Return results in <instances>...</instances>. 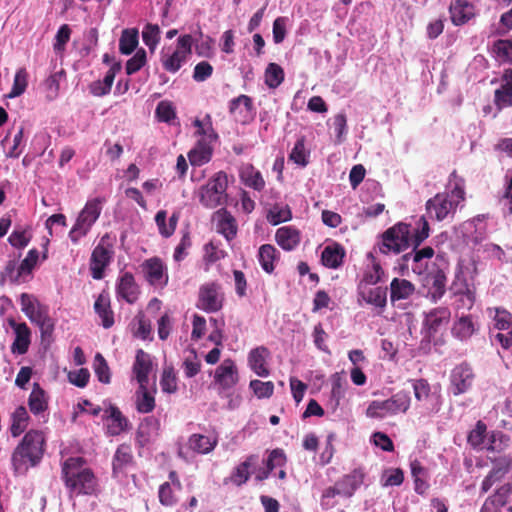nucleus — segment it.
Masks as SVG:
<instances>
[{
	"mask_svg": "<svg viewBox=\"0 0 512 512\" xmlns=\"http://www.w3.org/2000/svg\"><path fill=\"white\" fill-rule=\"evenodd\" d=\"M414 396L417 401H426L431 395V387L426 379H416L412 381Z\"/></svg>",
	"mask_w": 512,
	"mask_h": 512,
	"instance_id": "obj_63",
	"label": "nucleus"
},
{
	"mask_svg": "<svg viewBox=\"0 0 512 512\" xmlns=\"http://www.w3.org/2000/svg\"><path fill=\"white\" fill-rule=\"evenodd\" d=\"M46 450V436L43 431L31 429L25 433L11 455V466L15 476L26 475L43 459Z\"/></svg>",
	"mask_w": 512,
	"mask_h": 512,
	"instance_id": "obj_1",
	"label": "nucleus"
},
{
	"mask_svg": "<svg viewBox=\"0 0 512 512\" xmlns=\"http://www.w3.org/2000/svg\"><path fill=\"white\" fill-rule=\"evenodd\" d=\"M494 103L496 107L501 110L506 107L512 106V89L501 85V87L495 90Z\"/></svg>",
	"mask_w": 512,
	"mask_h": 512,
	"instance_id": "obj_58",
	"label": "nucleus"
},
{
	"mask_svg": "<svg viewBox=\"0 0 512 512\" xmlns=\"http://www.w3.org/2000/svg\"><path fill=\"white\" fill-rule=\"evenodd\" d=\"M269 355V350L264 346L256 347L249 352V367L260 377H267L270 374V371L266 366V359Z\"/></svg>",
	"mask_w": 512,
	"mask_h": 512,
	"instance_id": "obj_29",
	"label": "nucleus"
},
{
	"mask_svg": "<svg viewBox=\"0 0 512 512\" xmlns=\"http://www.w3.org/2000/svg\"><path fill=\"white\" fill-rule=\"evenodd\" d=\"M140 294V288L131 272L121 273L116 284V295L129 304H134Z\"/></svg>",
	"mask_w": 512,
	"mask_h": 512,
	"instance_id": "obj_12",
	"label": "nucleus"
},
{
	"mask_svg": "<svg viewBox=\"0 0 512 512\" xmlns=\"http://www.w3.org/2000/svg\"><path fill=\"white\" fill-rule=\"evenodd\" d=\"M160 386L162 388V391L165 393L172 394L177 391V377L173 367L164 368L160 380Z\"/></svg>",
	"mask_w": 512,
	"mask_h": 512,
	"instance_id": "obj_51",
	"label": "nucleus"
},
{
	"mask_svg": "<svg viewBox=\"0 0 512 512\" xmlns=\"http://www.w3.org/2000/svg\"><path fill=\"white\" fill-rule=\"evenodd\" d=\"M345 251L340 244L334 243L324 248L321 254L322 264L328 268L336 269L343 263Z\"/></svg>",
	"mask_w": 512,
	"mask_h": 512,
	"instance_id": "obj_35",
	"label": "nucleus"
},
{
	"mask_svg": "<svg viewBox=\"0 0 512 512\" xmlns=\"http://www.w3.org/2000/svg\"><path fill=\"white\" fill-rule=\"evenodd\" d=\"M451 318V312L447 307H437L430 310L424 319V326L428 336L435 335L442 327H445Z\"/></svg>",
	"mask_w": 512,
	"mask_h": 512,
	"instance_id": "obj_19",
	"label": "nucleus"
},
{
	"mask_svg": "<svg viewBox=\"0 0 512 512\" xmlns=\"http://www.w3.org/2000/svg\"><path fill=\"white\" fill-rule=\"evenodd\" d=\"M71 37V28L68 24H63L58 29L53 48L55 52L61 53L65 50L66 44L69 42Z\"/></svg>",
	"mask_w": 512,
	"mask_h": 512,
	"instance_id": "obj_56",
	"label": "nucleus"
},
{
	"mask_svg": "<svg viewBox=\"0 0 512 512\" xmlns=\"http://www.w3.org/2000/svg\"><path fill=\"white\" fill-rule=\"evenodd\" d=\"M289 159L301 166L308 164L304 138H300L296 141L289 154Z\"/></svg>",
	"mask_w": 512,
	"mask_h": 512,
	"instance_id": "obj_57",
	"label": "nucleus"
},
{
	"mask_svg": "<svg viewBox=\"0 0 512 512\" xmlns=\"http://www.w3.org/2000/svg\"><path fill=\"white\" fill-rule=\"evenodd\" d=\"M20 304L22 312L28 317L32 323L39 322L49 314L47 306L41 304L36 298L28 293L20 295Z\"/></svg>",
	"mask_w": 512,
	"mask_h": 512,
	"instance_id": "obj_18",
	"label": "nucleus"
},
{
	"mask_svg": "<svg viewBox=\"0 0 512 512\" xmlns=\"http://www.w3.org/2000/svg\"><path fill=\"white\" fill-rule=\"evenodd\" d=\"M179 491L170 482H164L158 490L159 502L165 507L175 506L178 502L177 492Z\"/></svg>",
	"mask_w": 512,
	"mask_h": 512,
	"instance_id": "obj_43",
	"label": "nucleus"
},
{
	"mask_svg": "<svg viewBox=\"0 0 512 512\" xmlns=\"http://www.w3.org/2000/svg\"><path fill=\"white\" fill-rule=\"evenodd\" d=\"M94 311L101 319V325L103 328L109 329L114 325V311L111 307L110 295L106 290H103L96 298Z\"/></svg>",
	"mask_w": 512,
	"mask_h": 512,
	"instance_id": "obj_22",
	"label": "nucleus"
},
{
	"mask_svg": "<svg viewBox=\"0 0 512 512\" xmlns=\"http://www.w3.org/2000/svg\"><path fill=\"white\" fill-rule=\"evenodd\" d=\"M239 381L238 369L235 362L225 359L215 370L214 384L219 392L232 389Z\"/></svg>",
	"mask_w": 512,
	"mask_h": 512,
	"instance_id": "obj_11",
	"label": "nucleus"
},
{
	"mask_svg": "<svg viewBox=\"0 0 512 512\" xmlns=\"http://www.w3.org/2000/svg\"><path fill=\"white\" fill-rule=\"evenodd\" d=\"M457 206L458 202L450 199L448 193H437L426 202V212L430 219L443 221L449 216L453 217Z\"/></svg>",
	"mask_w": 512,
	"mask_h": 512,
	"instance_id": "obj_10",
	"label": "nucleus"
},
{
	"mask_svg": "<svg viewBox=\"0 0 512 512\" xmlns=\"http://www.w3.org/2000/svg\"><path fill=\"white\" fill-rule=\"evenodd\" d=\"M279 252L277 249L271 244L261 245L258 251V261L262 267V269L271 274L275 267L274 262L279 259Z\"/></svg>",
	"mask_w": 512,
	"mask_h": 512,
	"instance_id": "obj_38",
	"label": "nucleus"
},
{
	"mask_svg": "<svg viewBox=\"0 0 512 512\" xmlns=\"http://www.w3.org/2000/svg\"><path fill=\"white\" fill-rule=\"evenodd\" d=\"M167 212L165 210H159L155 215V222L158 227L159 233L164 238L171 237L177 227L179 220V214L174 212L169 218L168 224L166 223Z\"/></svg>",
	"mask_w": 512,
	"mask_h": 512,
	"instance_id": "obj_37",
	"label": "nucleus"
},
{
	"mask_svg": "<svg viewBox=\"0 0 512 512\" xmlns=\"http://www.w3.org/2000/svg\"><path fill=\"white\" fill-rule=\"evenodd\" d=\"M212 154V145L207 142L206 138H200L195 148L188 153V158L191 165L202 166L211 160Z\"/></svg>",
	"mask_w": 512,
	"mask_h": 512,
	"instance_id": "obj_33",
	"label": "nucleus"
},
{
	"mask_svg": "<svg viewBox=\"0 0 512 512\" xmlns=\"http://www.w3.org/2000/svg\"><path fill=\"white\" fill-rule=\"evenodd\" d=\"M9 326L14 330L15 339L11 345L13 354L23 355L27 353L31 343V330L25 322L17 323L14 319H8Z\"/></svg>",
	"mask_w": 512,
	"mask_h": 512,
	"instance_id": "obj_15",
	"label": "nucleus"
},
{
	"mask_svg": "<svg viewBox=\"0 0 512 512\" xmlns=\"http://www.w3.org/2000/svg\"><path fill=\"white\" fill-rule=\"evenodd\" d=\"M139 32L136 28H127L121 32L119 51L123 55H130L138 46Z\"/></svg>",
	"mask_w": 512,
	"mask_h": 512,
	"instance_id": "obj_40",
	"label": "nucleus"
},
{
	"mask_svg": "<svg viewBox=\"0 0 512 512\" xmlns=\"http://www.w3.org/2000/svg\"><path fill=\"white\" fill-rule=\"evenodd\" d=\"M147 62L146 51L140 48L136 51L133 57H131L125 66L126 73L132 75L138 72Z\"/></svg>",
	"mask_w": 512,
	"mask_h": 512,
	"instance_id": "obj_54",
	"label": "nucleus"
},
{
	"mask_svg": "<svg viewBox=\"0 0 512 512\" xmlns=\"http://www.w3.org/2000/svg\"><path fill=\"white\" fill-rule=\"evenodd\" d=\"M217 232L222 234L226 240H233L238 231L237 222L234 216L225 208H221L214 213Z\"/></svg>",
	"mask_w": 512,
	"mask_h": 512,
	"instance_id": "obj_21",
	"label": "nucleus"
},
{
	"mask_svg": "<svg viewBox=\"0 0 512 512\" xmlns=\"http://www.w3.org/2000/svg\"><path fill=\"white\" fill-rule=\"evenodd\" d=\"M492 53L502 63H512V39H499L492 45Z\"/></svg>",
	"mask_w": 512,
	"mask_h": 512,
	"instance_id": "obj_42",
	"label": "nucleus"
},
{
	"mask_svg": "<svg viewBox=\"0 0 512 512\" xmlns=\"http://www.w3.org/2000/svg\"><path fill=\"white\" fill-rule=\"evenodd\" d=\"M192 36L189 34L182 35L177 40L176 49L172 54L161 55V63L167 72L176 73L180 70L183 64L188 60L192 53Z\"/></svg>",
	"mask_w": 512,
	"mask_h": 512,
	"instance_id": "obj_7",
	"label": "nucleus"
},
{
	"mask_svg": "<svg viewBox=\"0 0 512 512\" xmlns=\"http://www.w3.org/2000/svg\"><path fill=\"white\" fill-rule=\"evenodd\" d=\"M425 279L429 287V294L433 301L440 299L446 291V275L443 270L436 268L425 275Z\"/></svg>",
	"mask_w": 512,
	"mask_h": 512,
	"instance_id": "obj_31",
	"label": "nucleus"
},
{
	"mask_svg": "<svg viewBox=\"0 0 512 512\" xmlns=\"http://www.w3.org/2000/svg\"><path fill=\"white\" fill-rule=\"evenodd\" d=\"M434 249L431 246H425L423 248H413L411 252H408L401 256L398 260V268L402 275L407 274L409 271L410 260H413V273L424 276L430 270L428 264L434 256Z\"/></svg>",
	"mask_w": 512,
	"mask_h": 512,
	"instance_id": "obj_6",
	"label": "nucleus"
},
{
	"mask_svg": "<svg viewBox=\"0 0 512 512\" xmlns=\"http://www.w3.org/2000/svg\"><path fill=\"white\" fill-rule=\"evenodd\" d=\"M275 240L283 250L292 251L299 245L301 234L295 227L283 226L277 229Z\"/></svg>",
	"mask_w": 512,
	"mask_h": 512,
	"instance_id": "obj_30",
	"label": "nucleus"
},
{
	"mask_svg": "<svg viewBox=\"0 0 512 512\" xmlns=\"http://www.w3.org/2000/svg\"><path fill=\"white\" fill-rule=\"evenodd\" d=\"M218 443L217 436H206L203 434H192L188 439V447L198 454H208L212 452Z\"/></svg>",
	"mask_w": 512,
	"mask_h": 512,
	"instance_id": "obj_34",
	"label": "nucleus"
},
{
	"mask_svg": "<svg viewBox=\"0 0 512 512\" xmlns=\"http://www.w3.org/2000/svg\"><path fill=\"white\" fill-rule=\"evenodd\" d=\"M132 369L140 388H145L148 385L149 374L152 370L150 355L142 349L137 350Z\"/></svg>",
	"mask_w": 512,
	"mask_h": 512,
	"instance_id": "obj_23",
	"label": "nucleus"
},
{
	"mask_svg": "<svg viewBox=\"0 0 512 512\" xmlns=\"http://www.w3.org/2000/svg\"><path fill=\"white\" fill-rule=\"evenodd\" d=\"M155 114L159 121L165 123H169L176 118L175 109L168 101L159 102L156 107Z\"/></svg>",
	"mask_w": 512,
	"mask_h": 512,
	"instance_id": "obj_60",
	"label": "nucleus"
},
{
	"mask_svg": "<svg viewBox=\"0 0 512 512\" xmlns=\"http://www.w3.org/2000/svg\"><path fill=\"white\" fill-rule=\"evenodd\" d=\"M30 416L24 406H18L11 415L10 433L13 437L20 436L28 427Z\"/></svg>",
	"mask_w": 512,
	"mask_h": 512,
	"instance_id": "obj_39",
	"label": "nucleus"
},
{
	"mask_svg": "<svg viewBox=\"0 0 512 512\" xmlns=\"http://www.w3.org/2000/svg\"><path fill=\"white\" fill-rule=\"evenodd\" d=\"M28 407L30 412L37 417H44L49 408V397L39 383L33 384L32 391L28 397Z\"/></svg>",
	"mask_w": 512,
	"mask_h": 512,
	"instance_id": "obj_25",
	"label": "nucleus"
},
{
	"mask_svg": "<svg viewBox=\"0 0 512 512\" xmlns=\"http://www.w3.org/2000/svg\"><path fill=\"white\" fill-rule=\"evenodd\" d=\"M94 371L98 380L104 384L110 383L111 375L107 361L101 353H97L94 358Z\"/></svg>",
	"mask_w": 512,
	"mask_h": 512,
	"instance_id": "obj_50",
	"label": "nucleus"
},
{
	"mask_svg": "<svg viewBox=\"0 0 512 512\" xmlns=\"http://www.w3.org/2000/svg\"><path fill=\"white\" fill-rule=\"evenodd\" d=\"M387 401L390 408V415H395L405 413L409 409L411 398L409 392L399 391L387 399Z\"/></svg>",
	"mask_w": 512,
	"mask_h": 512,
	"instance_id": "obj_41",
	"label": "nucleus"
},
{
	"mask_svg": "<svg viewBox=\"0 0 512 512\" xmlns=\"http://www.w3.org/2000/svg\"><path fill=\"white\" fill-rule=\"evenodd\" d=\"M101 211V199L94 198L86 202L69 232V238L73 244H77L81 238L89 233L92 226L100 217Z\"/></svg>",
	"mask_w": 512,
	"mask_h": 512,
	"instance_id": "obj_3",
	"label": "nucleus"
},
{
	"mask_svg": "<svg viewBox=\"0 0 512 512\" xmlns=\"http://www.w3.org/2000/svg\"><path fill=\"white\" fill-rule=\"evenodd\" d=\"M284 81V70L276 63H269L265 70V84L277 88Z\"/></svg>",
	"mask_w": 512,
	"mask_h": 512,
	"instance_id": "obj_45",
	"label": "nucleus"
},
{
	"mask_svg": "<svg viewBox=\"0 0 512 512\" xmlns=\"http://www.w3.org/2000/svg\"><path fill=\"white\" fill-rule=\"evenodd\" d=\"M253 100L248 95H240L229 102V112L234 118L245 124L253 119Z\"/></svg>",
	"mask_w": 512,
	"mask_h": 512,
	"instance_id": "obj_16",
	"label": "nucleus"
},
{
	"mask_svg": "<svg viewBox=\"0 0 512 512\" xmlns=\"http://www.w3.org/2000/svg\"><path fill=\"white\" fill-rule=\"evenodd\" d=\"M184 374L187 378L196 376L201 369V362L195 350L191 351L190 356L186 357L183 361Z\"/></svg>",
	"mask_w": 512,
	"mask_h": 512,
	"instance_id": "obj_59",
	"label": "nucleus"
},
{
	"mask_svg": "<svg viewBox=\"0 0 512 512\" xmlns=\"http://www.w3.org/2000/svg\"><path fill=\"white\" fill-rule=\"evenodd\" d=\"M224 303L222 287L217 282H208L200 286L197 307L207 313L218 312Z\"/></svg>",
	"mask_w": 512,
	"mask_h": 512,
	"instance_id": "obj_9",
	"label": "nucleus"
},
{
	"mask_svg": "<svg viewBox=\"0 0 512 512\" xmlns=\"http://www.w3.org/2000/svg\"><path fill=\"white\" fill-rule=\"evenodd\" d=\"M473 380L474 373L469 364L462 363L456 366L451 374V383L454 388L453 394L465 393L472 386Z\"/></svg>",
	"mask_w": 512,
	"mask_h": 512,
	"instance_id": "obj_17",
	"label": "nucleus"
},
{
	"mask_svg": "<svg viewBox=\"0 0 512 512\" xmlns=\"http://www.w3.org/2000/svg\"><path fill=\"white\" fill-rule=\"evenodd\" d=\"M449 14L455 26H462L476 16V7L468 0H453L449 5Z\"/></svg>",
	"mask_w": 512,
	"mask_h": 512,
	"instance_id": "obj_14",
	"label": "nucleus"
},
{
	"mask_svg": "<svg viewBox=\"0 0 512 512\" xmlns=\"http://www.w3.org/2000/svg\"><path fill=\"white\" fill-rule=\"evenodd\" d=\"M415 291L414 285L406 279L394 278L390 283L392 302L409 298Z\"/></svg>",
	"mask_w": 512,
	"mask_h": 512,
	"instance_id": "obj_36",
	"label": "nucleus"
},
{
	"mask_svg": "<svg viewBox=\"0 0 512 512\" xmlns=\"http://www.w3.org/2000/svg\"><path fill=\"white\" fill-rule=\"evenodd\" d=\"M478 331V325L471 314L456 316V320L451 328L452 336L460 341H466Z\"/></svg>",
	"mask_w": 512,
	"mask_h": 512,
	"instance_id": "obj_20",
	"label": "nucleus"
},
{
	"mask_svg": "<svg viewBox=\"0 0 512 512\" xmlns=\"http://www.w3.org/2000/svg\"><path fill=\"white\" fill-rule=\"evenodd\" d=\"M23 275L24 274L20 271V267L17 265V262L15 260H10L7 262L4 270L1 273V280H8L11 283H18L20 277Z\"/></svg>",
	"mask_w": 512,
	"mask_h": 512,
	"instance_id": "obj_62",
	"label": "nucleus"
},
{
	"mask_svg": "<svg viewBox=\"0 0 512 512\" xmlns=\"http://www.w3.org/2000/svg\"><path fill=\"white\" fill-rule=\"evenodd\" d=\"M27 85V72L25 69H19L14 76L12 89L7 96L9 98H15L22 95L25 92Z\"/></svg>",
	"mask_w": 512,
	"mask_h": 512,
	"instance_id": "obj_52",
	"label": "nucleus"
},
{
	"mask_svg": "<svg viewBox=\"0 0 512 512\" xmlns=\"http://www.w3.org/2000/svg\"><path fill=\"white\" fill-rule=\"evenodd\" d=\"M109 235L105 234L100 239L98 245L93 249L90 258V272L95 280H101L104 277L105 269L109 266L113 258V247L108 243Z\"/></svg>",
	"mask_w": 512,
	"mask_h": 512,
	"instance_id": "obj_8",
	"label": "nucleus"
},
{
	"mask_svg": "<svg viewBox=\"0 0 512 512\" xmlns=\"http://www.w3.org/2000/svg\"><path fill=\"white\" fill-rule=\"evenodd\" d=\"M364 474L361 470L355 469L335 483L341 496L351 497L356 489L363 483Z\"/></svg>",
	"mask_w": 512,
	"mask_h": 512,
	"instance_id": "obj_32",
	"label": "nucleus"
},
{
	"mask_svg": "<svg viewBox=\"0 0 512 512\" xmlns=\"http://www.w3.org/2000/svg\"><path fill=\"white\" fill-rule=\"evenodd\" d=\"M256 460L257 456L250 455L245 459V461L236 467L232 476V480L235 484L240 486L248 481L250 477L249 468L256 462Z\"/></svg>",
	"mask_w": 512,
	"mask_h": 512,
	"instance_id": "obj_44",
	"label": "nucleus"
},
{
	"mask_svg": "<svg viewBox=\"0 0 512 512\" xmlns=\"http://www.w3.org/2000/svg\"><path fill=\"white\" fill-rule=\"evenodd\" d=\"M141 267L146 280L151 285L166 284L168 277L164 273V265L160 258H149L143 262Z\"/></svg>",
	"mask_w": 512,
	"mask_h": 512,
	"instance_id": "obj_24",
	"label": "nucleus"
},
{
	"mask_svg": "<svg viewBox=\"0 0 512 512\" xmlns=\"http://www.w3.org/2000/svg\"><path fill=\"white\" fill-rule=\"evenodd\" d=\"M84 465L85 460L82 457H69L62 465V479L71 494L91 495L96 490V477Z\"/></svg>",
	"mask_w": 512,
	"mask_h": 512,
	"instance_id": "obj_2",
	"label": "nucleus"
},
{
	"mask_svg": "<svg viewBox=\"0 0 512 512\" xmlns=\"http://www.w3.org/2000/svg\"><path fill=\"white\" fill-rule=\"evenodd\" d=\"M359 296L370 305L384 309L387 304V287H366L358 285Z\"/></svg>",
	"mask_w": 512,
	"mask_h": 512,
	"instance_id": "obj_27",
	"label": "nucleus"
},
{
	"mask_svg": "<svg viewBox=\"0 0 512 512\" xmlns=\"http://www.w3.org/2000/svg\"><path fill=\"white\" fill-rule=\"evenodd\" d=\"M410 234V224L404 222L396 223L382 234V242L379 246L380 252L383 254H399L412 247Z\"/></svg>",
	"mask_w": 512,
	"mask_h": 512,
	"instance_id": "obj_4",
	"label": "nucleus"
},
{
	"mask_svg": "<svg viewBox=\"0 0 512 512\" xmlns=\"http://www.w3.org/2000/svg\"><path fill=\"white\" fill-rule=\"evenodd\" d=\"M430 233L429 223L425 216L418 220V227L413 234H410L412 248H418L428 237Z\"/></svg>",
	"mask_w": 512,
	"mask_h": 512,
	"instance_id": "obj_47",
	"label": "nucleus"
},
{
	"mask_svg": "<svg viewBox=\"0 0 512 512\" xmlns=\"http://www.w3.org/2000/svg\"><path fill=\"white\" fill-rule=\"evenodd\" d=\"M103 420L107 422V434L110 436H118L130 429L129 420L113 404H109L108 408L105 409Z\"/></svg>",
	"mask_w": 512,
	"mask_h": 512,
	"instance_id": "obj_13",
	"label": "nucleus"
},
{
	"mask_svg": "<svg viewBox=\"0 0 512 512\" xmlns=\"http://www.w3.org/2000/svg\"><path fill=\"white\" fill-rule=\"evenodd\" d=\"M511 494L512 484L506 483L497 488L496 491L488 498L491 499L497 506L502 507L507 504Z\"/></svg>",
	"mask_w": 512,
	"mask_h": 512,
	"instance_id": "obj_64",
	"label": "nucleus"
},
{
	"mask_svg": "<svg viewBox=\"0 0 512 512\" xmlns=\"http://www.w3.org/2000/svg\"><path fill=\"white\" fill-rule=\"evenodd\" d=\"M133 464L134 457L131 446L126 443L120 444L113 456V476L117 477L120 474L125 473L129 467L133 466Z\"/></svg>",
	"mask_w": 512,
	"mask_h": 512,
	"instance_id": "obj_26",
	"label": "nucleus"
},
{
	"mask_svg": "<svg viewBox=\"0 0 512 512\" xmlns=\"http://www.w3.org/2000/svg\"><path fill=\"white\" fill-rule=\"evenodd\" d=\"M141 395L137 396L136 409L139 413L147 414L155 408V398L148 391L147 386L140 388Z\"/></svg>",
	"mask_w": 512,
	"mask_h": 512,
	"instance_id": "obj_48",
	"label": "nucleus"
},
{
	"mask_svg": "<svg viewBox=\"0 0 512 512\" xmlns=\"http://www.w3.org/2000/svg\"><path fill=\"white\" fill-rule=\"evenodd\" d=\"M387 415H390L387 399L384 401H372L366 409V416L369 418L382 419Z\"/></svg>",
	"mask_w": 512,
	"mask_h": 512,
	"instance_id": "obj_53",
	"label": "nucleus"
},
{
	"mask_svg": "<svg viewBox=\"0 0 512 512\" xmlns=\"http://www.w3.org/2000/svg\"><path fill=\"white\" fill-rule=\"evenodd\" d=\"M249 386L259 399L270 398L274 392V384L272 381L263 382L254 379L250 381Z\"/></svg>",
	"mask_w": 512,
	"mask_h": 512,
	"instance_id": "obj_55",
	"label": "nucleus"
},
{
	"mask_svg": "<svg viewBox=\"0 0 512 512\" xmlns=\"http://www.w3.org/2000/svg\"><path fill=\"white\" fill-rule=\"evenodd\" d=\"M292 218L291 210L288 206H273L268 214H267V220L272 225H278L282 222L289 221Z\"/></svg>",
	"mask_w": 512,
	"mask_h": 512,
	"instance_id": "obj_49",
	"label": "nucleus"
},
{
	"mask_svg": "<svg viewBox=\"0 0 512 512\" xmlns=\"http://www.w3.org/2000/svg\"><path fill=\"white\" fill-rule=\"evenodd\" d=\"M227 188V173H215L208 183L200 188V203L210 209L223 205L227 200Z\"/></svg>",
	"mask_w": 512,
	"mask_h": 512,
	"instance_id": "obj_5",
	"label": "nucleus"
},
{
	"mask_svg": "<svg viewBox=\"0 0 512 512\" xmlns=\"http://www.w3.org/2000/svg\"><path fill=\"white\" fill-rule=\"evenodd\" d=\"M475 303V294L467 289L465 292L459 293L455 302L456 316L460 310H471Z\"/></svg>",
	"mask_w": 512,
	"mask_h": 512,
	"instance_id": "obj_61",
	"label": "nucleus"
},
{
	"mask_svg": "<svg viewBox=\"0 0 512 512\" xmlns=\"http://www.w3.org/2000/svg\"><path fill=\"white\" fill-rule=\"evenodd\" d=\"M142 40L151 52H154L160 42V28L157 24L148 23L142 31Z\"/></svg>",
	"mask_w": 512,
	"mask_h": 512,
	"instance_id": "obj_46",
	"label": "nucleus"
},
{
	"mask_svg": "<svg viewBox=\"0 0 512 512\" xmlns=\"http://www.w3.org/2000/svg\"><path fill=\"white\" fill-rule=\"evenodd\" d=\"M241 182L255 191L261 192L265 188V180L261 172L251 163L242 165L239 171Z\"/></svg>",
	"mask_w": 512,
	"mask_h": 512,
	"instance_id": "obj_28",
	"label": "nucleus"
}]
</instances>
